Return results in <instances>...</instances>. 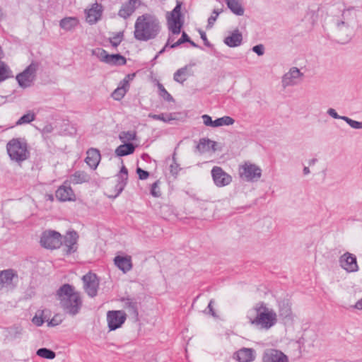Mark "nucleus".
Masks as SVG:
<instances>
[{
  "mask_svg": "<svg viewBox=\"0 0 362 362\" xmlns=\"http://www.w3.org/2000/svg\"><path fill=\"white\" fill-rule=\"evenodd\" d=\"M161 30L158 18L149 13L139 16L134 24V38L139 41L146 42L155 39Z\"/></svg>",
  "mask_w": 362,
  "mask_h": 362,
  "instance_id": "obj_1",
  "label": "nucleus"
},
{
  "mask_svg": "<svg viewBox=\"0 0 362 362\" xmlns=\"http://www.w3.org/2000/svg\"><path fill=\"white\" fill-rule=\"evenodd\" d=\"M56 296L65 313L74 316L80 312L83 302L80 293L74 291V287L72 285L63 284L57 291Z\"/></svg>",
  "mask_w": 362,
  "mask_h": 362,
  "instance_id": "obj_2",
  "label": "nucleus"
},
{
  "mask_svg": "<svg viewBox=\"0 0 362 362\" xmlns=\"http://www.w3.org/2000/svg\"><path fill=\"white\" fill-rule=\"evenodd\" d=\"M249 322L262 329H269L277 321L276 314L273 310H269L264 302H259L250 310L247 315Z\"/></svg>",
  "mask_w": 362,
  "mask_h": 362,
  "instance_id": "obj_3",
  "label": "nucleus"
},
{
  "mask_svg": "<svg viewBox=\"0 0 362 362\" xmlns=\"http://www.w3.org/2000/svg\"><path fill=\"white\" fill-rule=\"evenodd\" d=\"M6 150L10 158L19 163L30 157L28 144L25 141H21L18 138L10 140L7 143Z\"/></svg>",
  "mask_w": 362,
  "mask_h": 362,
  "instance_id": "obj_4",
  "label": "nucleus"
},
{
  "mask_svg": "<svg viewBox=\"0 0 362 362\" xmlns=\"http://www.w3.org/2000/svg\"><path fill=\"white\" fill-rule=\"evenodd\" d=\"M38 67V62H32L22 72L16 75V79L21 88L25 89L33 85Z\"/></svg>",
  "mask_w": 362,
  "mask_h": 362,
  "instance_id": "obj_5",
  "label": "nucleus"
},
{
  "mask_svg": "<svg viewBox=\"0 0 362 362\" xmlns=\"http://www.w3.org/2000/svg\"><path fill=\"white\" fill-rule=\"evenodd\" d=\"M181 6L182 2L177 1L176 6L167 16L168 29L173 35H179L183 26Z\"/></svg>",
  "mask_w": 362,
  "mask_h": 362,
  "instance_id": "obj_6",
  "label": "nucleus"
},
{
  "mask_svg": "<svg viewBox=\"0 0 362 362\" xmlns=\"http://www.w3.org/2000/svg\"><path fill=\"white\" fill-rule=\"evenodd\" d=\"M62 237L61 233L56 230H46L42 233L40 242L45 248L57 249L63 244Z\"/></svg>",
  "mask_w": 362,
  "mask_h": 362,
  "instance_id": "obj_7",
  "label": "nucleus"
},
{
  "mask_svg": "<svg viewBox=\"0 0 362 362\" xmlns=\"http://www.w3.org/2000/svg\"><path fill=\"white\" fill-rule=\"evenodd\" d=\"M93 54L103 62L111 66H124L127 64V59L121 54H109L103 48H97L93 50Z\"/></svg>",
  "mask_w": 362,
  "mask_h": 362,
  "instance_id": "obj_8",
  "label": "nucleus"
},
{
  "mask_svg": "<svg viewBox=\"0 0 362 362\" xmlns=\"http://www.w3.org/2000/svg\"><path fill=\"white\" fill-rule=\"evenodd\" d=\"M127 320V314L124 310H109L107 313V322L109 331H115L120 328Z\"/></svg>",
  "mask_w": 362,
  "mask_h": 362,
  "instance_id": "obj_9",
  "label": "nucleus"
},
{
  "mask_svg": "<svg viewBox=\"0 0 362 362\" xmlns=\"http://www.w3.org/2000/svg\"><path fill=\"white\" fill-rule=\"evenodd\" d=\"M240 177L247 182L257 181L262 176V170L255 164H245L239 172Z\"/></svg>",
  "mask_w": 362,
  "mask_h": 362,
  "instance_id": "obj_10",
  "label": "nucleus"
},
{
  "mask_svg": "<svg viewBox=\"0 0 362 362\" xmlns=\"http://www.w3.org/2000/svg\"><path fill=\"white\" fill-rule=\"evenodd\" d=\"M82 280L84 284L85 291L88 296L90 298L95 297L99 287L98 276L95 273L89 272L83 276Z\"/></svg>",
  "mask_w": 362,
  "mask_h": 362,
  "instance_id": "obj_11",
  "label": "nucleus"
},
{
  "mask_svg": "<svg viewBox=\"0 0 362 362\" xmlns=\"http://www.w3.org/2000/svg\"><path fill=\"white\" fill-rule=\"evenodd\" d=\"M78 239V235L74 230H69L64 236V240H62L65 247L63 249L64 255L69 256L77 251V242Z\"/></svg>",
  "mask_w": 362,
  "mask_h": 362,
  "instance_id": "obj_12",
  "label": "nucleus"
},
{
  "mask_svg": "<svg viewBox=\"0 0 362 362\" xmlns=\"http://www.w3.org/2000/svg\"><path fill=\"white\" fill-rule=\"evenodd\" d=\"M339 262L341 268L348 272H357L358 269L356 257L348 252L339 257Z\"/></svg>",
  "mask_w": 362,
  "mask_h": 362,
  "instance_id": "obj_13",
  "label": "nucleus"
},
{
  "mask_svg": "<svg viewBox=\"0 0 362 362\" xmlns=\"http://www.w3.org/2000/svg\"><path fill=\"white\" fill-rule=\"evenodd\" d=\"M211 175L215 185L218 187L226 186L232 181L231 176L224 172L221 167H214L211 170Z\"/></svg>",
  "mask_w": 362,
  "mask_h": 362,
  "instance_id": "obj_14",
  "label": "nucleus"
},
{
  "mask_svg": "<svg viewBox=\"0 0 362 362\" xmlns=\"http://www.w3.org/2000/svg\"><path fill=\"white\" fill-rule=\"evenodd\" d=\"M202 118L205 126L211 127H218L223 125L229 126L235 122V119L230 116H223L212 120L211 117L209 115H203Z\"/></svg>",
  "mask_w": 362,
  "mask_h": 362,
  "instance_id": "obj_15",
  "label": "nucleus"
},
{
  "mask_svg": "<svg viewBox=\"0 0 362 362\" xmlns=\"http://www.w3.org/2000/svg\"><path fill=\"white\" fill-rule=\"evenodd\" d=\"M116 177L117 182L115 187V191L116 192V194L115 195H111V198H116L118 197L124 190L125 186L127 184L128 170L124 165H122L120 170L116 175Z\"/></svg>",
  "mask_w": 362,
  "mask_h": 362,
  "instance_id": "obj_16",
  "label": "nucleus"
},
{
  "mask_svg": "<svg viewBox=\"0 0 362 362\" xmlns=\"http://www.w3.org/2000/svg\"><path fill=\"white\" fill-rule=\"evenodd\" d=\"M103 11V6L97 2L93 4L90 8L86 10V20L89 24L96 23L101 18Z\"/></svg>",
  "mask_w": 362,
  "mask_h": 362,
  "instance_id": "obj_17",
  "label": "nucleus"
},
{
  "mask_svg": "<svg viewBox=\"0 0 362 362\" xmlns=\"http://www.w3.org/2000/svg\"><path fill=\"white\" fill-rule=\"evenodd\" d=\"M141 4V1L140 0H129L122 4L119 10L118 16L124 19L128 18Z\"/></svg>",
  "mask_w": 362,
  "mask_h": 362,
  "instance_id": "obj_18",
  "label": "nucleus"
},
{
  "mask_svg": "<svg viewBox=\"0 0 362 362\" xmlns=\"http://www.w3.org/2000/svg\"><path fill=\"white\" fill-rule=\"evenodd\" d=\"M263 362H288V358L281 351L270 349L264 353Z\"/></svg>",
  "mask_w": 362,
  "mask_h": 362,
  "instance_id": "obj_19",
  "label": "nucleus"
},
{
  "mask_svg": "<svg viewBox=\"0 0 362 362\" xmlns=\"http://www.w3.org/2000/svg\"><path fill=\"white\" fill-rule=\"evenodd\" d=\"M57 199L60 202L75 200L76 195L70 186L61 185L55 192Z\"/></svg>",
  "mask_w": 362,
  "mask_h": 362,
  "instance_id": "obj_20",
  "label": "nucleus"
},
{
  "mask_svg": "<svg viewBox=\"0 0 362 362\" xmlns=\"http://www.w3.org/2000/svg\"><path fill=\"white\" fill-rule=\"evenodd\" d=\"M101 155L100 151L95 148H90L86 151L85 162L93 170H95L100 161Z\"/></svg>",
  "mask_w": 362,
  "mask_h": 362,
  "instance_id": "obj_21",
  "label": "nucleus"
},
{
  "mask_svg": "<svg viewBox=\"0 0 362 362\" xmlns=\"http://www.w3.org/2000/svg\"><path fill=\"white\" fill-rule=\"evenodd\" d=\"M114 263L123 273H127L132 269V257L128 255H117L114 258Z\"/></svg>",
  "mask_w": 362,
  "mask_h": 362,
  "instance_id": "obj_22",
  "label": "nucleus"
},
{
  "mask_svg": "<svg viewBox=\"0 0 362 362\" xmlns=\"http://www.w3.org/2000/svg\"><path fill=\"white\" fill-rule=\"evenodd\" d=\"M124 303V308L136 320H139V303L134 298L126 297L121 299Z\"/></svg>",
  "mask_w": 362,
  "mask_h": 362,
  "instance_id": "obj_23",
  "label": "nucleus"
},
{
  "mask_svg": "<svg viewBox=\"0 0 362 362\" xmlns=\"http://www.w3.org/2000/svg\"><path fill=\"white\" fill-rule=\"evenodd\" d=\"M243 42V35L238 29L233 30L230 34L224 38L223 42L229 47L240 46Z\"/></svg>",
  "mask_w": 362,
  "mask_h": 362,
  "instance_id": "obj_24",
  "label": "nucleus"
},
{
  "mask_svg": "<svg viewBox=\"0 0 362 362\" xmlns=\"http://www.w3.org/2000/svg\"><path fill=\"white\" fill-rule=\"evenodd\" d=\"M235 358L239 362H251L255 360V351L250 348H243L235 352Z\"/></svg>",
  "mask_w": 362,
  "mask_h": 362,
  "instance_id": "obj_25",
  "label": "nucleus"
},
{
  "mask_svg": "<svg viewBox=\"0 0 362 362\" xmlns=\"http://www.w3.org/2000/svg\"><path fill=\"white\" fill-rule=\"evenodd\" d=\"M136 145L130 141L124 142L115 149V154L118 157H123L134 153Z\"/></svg>",
  "mask_w": 362,
  "mask_h": 362,
  "instance_id": "obj_26",
  "label": "nucleus"
},
{
  "mask_svg": "<svg viewBox=\"0 0 362 362\" xmlns=\"http://www.w3.org/2000/svg\"><path fill=\"white\" fill-rule=\"evenodd\" d=\"M228 8L230 11L238 16L244 14L245 8L243 6L240 0H224Z\"/></svg>",
  "mask_w": 362,
  "mask_h": 362,
  "instance_id": "obj_27",
  "label": "nucleus"
},
{
  "mask_svg": "<svg viewBox=\"0 0 362 362\" xmlns=\"http://www.w3.org/2000/svg\"><path fill=\"white\" fill-rule=\"evenodd\" d=\"M79 23V21L76 17H65L59 21L61 28L70 31L74 29Z\"/></svg>",
  "mask_w": 362,
  "mask_h": 362,
  "instance_id": "obj_28",
  "label": "nucleus"
},
{
  "mask_svg": "<svg viewBox=\"0 0 362 362\" xmlns=\"http://www.w3.org/2000/svg\"><path fill=\"white\" fill-rule=\"evenodd\" d=\"M90 180V176L84 171H76L70 177V182L74 185L82 184L88 182Z\"/></svg>",
  "mask_w": 362,
  "mask_h": 362,
  "instance_id": "obj_29",
  "label": "nucleus"
},
{
  "mask_svg": "<svg viewBox=\"0 0 362 362\" xmlns=\"http://www.w3.org/2000/svg\"><path fill=\"white\" fill-rule=\"evenodd\" d=\"M279 316L283 318L290 319L292 315L291 307L288 300H284L279 303Z\"/></svg>",
  "mask_w": 362,
  "mask_h": 362,
  "instance_id": "obj_30",
  "label": "nucleus"
},
{
  "mask_svg": "<svg viewBox=\"0 0 362 362\" xmlns=\"http://www.w3.org/2000/svg\"><path fill=\"white\" fill-rule=\"evenodd\" d=\"M189 66V65H185L178 69L173 74V80L177 83L183 84L188 76L187 70Z\"/></svg>",
  "mask_w": 362,
  "mask_h": 362,
  "instance_id": "obj_31",
  "label": "nucleus"
},
{
  "mask_svg": "<svg viewBox=\"0 0 362 362\" xmlns=\"http://www.w3.org/2000/svg\"><path fill=\"white\" fill-rule=\"evenodd\" d=\"M0 275L4 286L11 284L13 279L18 276L17 272L12 269H8L0 272Z\"/></svg>",
  "mask_w": 362,
  "mask_h": 362,
  "instance_id": "obj_32",
  "label": "nucleus"
},
{
  "mask_svg": "<svg viewBox=\"0 0 362 362\" xmlns=\"http://www.w3.org/2000/svg\"><path fill=\"white\" fill-rule=\"evenodd\" d=\"M13 77L12 71L8 66L4 62H0V83L6 81V79Z\"/></svg>",
  "mask_w": 362,
  "mask_h": 362,
  "instance_id": "obj_33",
  "label": "nucleus"
},
{
  "mask_svg": "<svg viewBox=\"0 0 362 362\" xmlns=\"http://www.w3.org/2000/svg\"><path fill=\"white\" fill-rule=\"evenodd\" d=\"M158 95L162 98L165 101L175 103L173 97L168 92L163 85L160 83H158Z\"/></svg>",
  "mask_w": 362,
  "mask_h": 362,
  "instance_id": "obj_34",
  "label": "nucleus"
},
{
  "mask_svg": "<svg viewBox=\"0 0 362 362\" xmlns=\"http://www.w3.org/2000/svg\"><path fill=\"white\" fill-rule=\"evenodd\" d=\"M37 356L45 359H54L56 357V353L50 349L40 348L36 351Z\"/></svg>",
  "mask_w": 362,
  "mask_h": 362,
  "instance_id": "obj_35",
  "label": "nucleus"
},
{
  "mask_svg": "<svg viewBox=\"0 0 362 362\" xmlns=\"http://www.w3.org/2000/svg\"><path fill=\"white\" fill-rule=\"evenodd\" d=\"M22 328L18 326H13L7 328L8 337L11 339L20 338L22 334Z\"/></svg>",
  "mask_w": 362,
  "mask_h": 362,
  "instance_id": "obj_36",
  "label": "nucleus"
},
{
  "mask_svg": "<svg viewBox=\"0 0 362 362\" xmlns=\"http://www.w3.org/2000/svg\"><path fill=\"white\" fill-rule=\"evenodd\" d=\"M124 40V31L118 32L109 38V42L113 47H117Z\"/></svg>",
  "mask_w": 362,
  "mask_h": 362,
  "instance_id": "obj_37",
  "label": "nucleus"
},
{
  "mask_svg": "<svg viewBox=\"0 0 362 362\" xmlns=\"http://www.w3.org/2000/svg\"><path fill=\"white\" fill-rule=\"evenodd\" d=\"M35 119V115L33 112H28L27 114L23 115L21 116L18 121L16 122V124L17 126L22 125L24 124H29L31 122L34 121Z\"/></svg>",
  "mask_w": 362,
  "mask_h": 362,
  "instance_id": "obj_38",
  "label": "nucleus"
},
{
  "mask_svg": "<svg viewBox=\"0 0 362 362\" xmlns=\"http://www.w3.org/2000/svg\"><path fill=\"white\" fill-rule=\"evenodd\" d=\"M148 117L155 120H161L164 122H169L170 121L174 119V118L172 117V114L164 113H161L160 115L149 113Z\"/></svg>",
  "mask_w": 362,
  "mask_h": 362,
  "instance_id": "obj_39",
  "label": "nucleus"
},
{
  "mask_svg": "<svg viewBox=\"0 0 362 362\" xmlns=\"http://www.w3.org/2000/svg\"><path fill=\"white\" fill-rule=\"evenodd\" d=\"M302 74L300 70L296 67H293L290 69L289 72L286 74L283 78V82L285 83L286 80L291 78H298Z\"/></svg>",
  "mask_w": 362,
  "mask_h": 362,
  "instance_id": "obj_40",
  "label": "nucleus"
},
{
  "mask_svg": "<svg viewBox=\"0 0 362 362\" xmlns=\"http://www.w3.org/2000/svg\"><path fill=\"white\" fill-rule=\"evenodd\" d=\"M210 142H211V140H210L208 138H202L199 139V144L197 145L196 148L200 153H204L206 151L209 150V146L210 144Z\"/></svg>",
  "mask_w": 362,
  "mask_h": 362,
  "instance_id": "obj_41",
  "label": "nucleus"
},
{
  "mask_svg": "<svg viewBox=\"0 0 362 362\" xmlns=\"http://www.w3.org/2000/svg\"><path fill=\"white\" fill-rule=\"evenodd\" d=\"M127 93L126 90H124V88L122 86H118L112 93V97L114 100L119 101L121 100Z\"/></svg>",
  "mask_w": 362,
  "mask_h": 362,
  "instance_id": "obj_42",
  "label": "nucleus"
},
{
  "mask_svg": "<svg viewBox=\"0 0 362 362\" xmlns=\"http://www.w3.org/2000/svg\"><path fill=\"white\" fill-rule=\"evenodd\" d=\"M122 134H124V136L119 135V139L122 140V141L124 143L125 142L124 139H127L128 141H133V140L136 139V134L135 132H133L131 131L123 132Z\"/></svg>",
  "mask_w": 362,
  "mask_h": 362,
  "instance_id": "obj_43",
  "label": "nucleus"
},
{
  "mask_svg": "<svg viewBox=\"0 0 362 362\" xmlns=\"http://www.w3.org/2000/svg\"><path fill=\"white\" fill-rule=\"evenodd\" d=\"M343 120L345 121L351 128L356 129H362V122L354 120L348 117L343 118Z\"/></svg>",
  "mask_w": 362,
  "mask_h": 362,
  "instance_id": "obj_44",
  "label": "nucleus"
},
{
  "mask_svg": "<svg viewBox=\"0 0 362 362\" xmlns=\"http://www.w3.org/2000/svg\"><path fill=\"white\" fill-rule=\"evenodd\" d=\"M159 182V180H156L151 185L150 194L154 197H159L161 195L158 187Z\"/></svg>",
  "mask_w": 362,
  "mask_h": 362,
  "instance_id": "obj_45",
  "label": "nucleus"
},
{
  "mask_svg": "<svg viewBox=\"0 0 362 362\" xmlns=\"http://www.w3.org/2000/svg\"><path fill=\"white\" fill-rule=\"evenodd\" d=\"M221 10L218 11V9H214L213 14H214V16L211 15L208 18V24L206 25V28H212V26L214 25L215 21H216V19L218 18V16L221 13Z\"/></svg>",
  "mask_w": 362,
  "mask_h": 362,
  "instance_id": "obj_46",
  "label": "nucleus"
},
{
  "mask_svg": "<svg viewBox=\"0 0 362 362\" xmlns=\"http://www.w3.org/2000/svg\"><path fill=\"white\" fill-rule=\"evenodd\" d=\"M181 170L182 168L180 167V165L177 163V162L173 163L170 165V173L175 178L177 177V175Z\"/></svg>",
  "mask_w": 362,
  "mask_h": 362,
  "instance_id": "obj_47",
  "label": "nucleus"
},
{
  "mask_svg": "<svg viewBox=\"0 0 362 362\" xmlns=\"http://www.w3.org/2000/svg\"><path fill=\"white\" fill-rule=\"evenodd\" d=\"M43 313L44 311L42 310L41 314L39 316L36 314L32 320L33 323L37 327L42 326L45 322V319L42 317Z\"/></svg>",
  "mask_w": 362,
  "mask_h": 362,
  "instance_id": "obj_48",
  "label": "nucleus"
},
{
  "mask_svg": "<svg viewBox=\"0 0 362 362\" xmlns=\"http://www.w3.org/2000/svg\"><path fill=\"white\" fill-rule=\"evenodd\" d=\"M136 173L138 175V177L141 180H146L149 177V173L142 168L137 167L136 170Z\"/></svg>",
  "mask_w": 362,
  "mask_h": 362,
  "instance_id": "obj_49",
  "label": "nucleus"
},
{
  "mask_svg": "<svg viewBox=\"0 0 362 362\" xmlns=\"http://www.w3.org/2000/svg\"><path fill=\"white\" fill-rule=\"evenodd\" d=\"M252 50L256 53L258 56H262L264 54V47L262 44L255 45Z\"/></svg>",
  "mask_w": 362,
  "mask_h": 362,
  "instance_id": "obj_50",
  "label": "nucleus"
},
{
  "mask_svg": "<svg viewBox=\"0 0 362 362\" xmlns=\"http://www.w3.org/2000/svg\"><path fill=\"white\" fill-rule=\"evenodd\" d=\"M201 39L204 42V45L207 47H211L213 45L208 40L206 33L202 30H199Z\"/></svg>",
  "mask_w": 362,
  "mask_h": 362,
  "instance_id": "obj_51",
  "label": "nucleus"
},
{
  "mask_svg": "<svg viewBox=\"0 0 362 362\" xmlns=\"http://www.w3.org/2000/svg\"><path fill=\"white\" fill-rule=\"evenodd\" d=\"M327 114L334 119H339L343 120V118L346 117V116L339 115L337 111L333 108L328 109Z\"/></svg>",
  "mask_w": 362,
  "mask_h": 362,
  "instance_id": "obj_52",
  "label": "nucleus"
},
{
  "mask_svg": "<svg viewBox=\"0 0 362 362\" xmlns=\"http://www.w3.org/2000/svg\"><path fill=\"white\" fill-rule=\"evenodd\" d=\"M214 304V300H211L208 304L207 309H208V313L212 315L213 317H217V315L213 308Z\"/></svg>",
  "mask_w": 362,
  "mask_h": 362,
  "instance_id": "obj_53",
  "label": "nucleus"
},
{
  "mask_svg": "<svg viewBox=\"0 0 362 362\" xmlns=\"http://www.w3.org/2000/svg\"><path fill=\"white\" fill-rule=\"evenodd\" d=\"M181 45L182 44H184L185 42H189V36L187 34V33H185V31H183L182 33V35H181V37L177 40Z\"/></svg>",
  "mask_w": 362,
  "mask_h": 362,
  "instance_id": "obj_54",
  "label": "nucleus"
},
{
  "mask_svg": "<svg viewBox=\"0 0 362 362\" xmlns=\"http://www.w3.org/2000/svg\"><path fill=\"white\" fill-rule=\"evenodd\" d=\"M122 86L124 90H126V91L127 92L129 89V87H130V85H129V80L128 79H123L119 83V86Z\"/></svg>",
  "mask_w": 362,
  "mask_h": 362,
  "instance_id": "obj_55",
  "label": "nucleus"
},
{
  "mask_svg": "<svg viewBox=\"0 0 362 362\" xmlns=\"http://www.w3.org/2000/svg\"><path fill=\"white\" fill-rule=\"evenodd\" d=\"M54 128L51 124L45 125L42 129V134H49L53 131Z\"/></svg>",
  "mask_w": 362,
  "mask_h": 362,
  "instance_id": "obj_56",
  "label": "nucleus"
},
{
  "mask_svg": "<svg viewBox=\"0 0 362 362\" xmlns=\"http://www.w3.org/2000/svg\"><path fill=\"white\" fill-rule=\"evenodd\" d=\"M60 322H61V321H58L54 317H53L50 320H47V326L53 327H55V326L59 325Z\"/></svg>",
  "mask_w": 362,
  "mask_h": 362,
  "instance_id": "obj_57",
  "label": "nucleus"
},
{
  "mask_svg": "<svg viewBox=\"0 0 362 362\" xmlns=\"http://www.w3.org/2000/svg\"><path fill=\"white\" fill-rule=\"evenodd\" d=\"M141 158L146 162H151L152 160L151 156L146 153H142L141 156Z\"/></svg>",
  "mask_w": 362,
  "mask_h": 362,
  "instance_id": "obj_58",
  "label": "nucleus"
},
{
  "mask_svg": "<svg viewBox=\"0 0 362 362\" xmlns=\"http://www.w3.org/2000/svg\"><path fill=\"white\" fill-rule=\"evenodd\" d=\"M352 308L357 309V310H362V298L360 300H358L355 303V305L352 306Z\"/></svg>",
  "mask_w": 362,
  "mask_h": 362,
  "instance_id": "obj_59",
  "label": "nucleus"
},
{
  "mask_svg": "<svg viewBox=\"0 0 362 362\" xmlns=\"http://www.w3.org/2000/svg\"><path fill=\"white\" fill-rule=\"evenodd\" d=\"M210 144L211 146H209V148L208 149H211L213 151H216V145H217V143L216 141H211V142H210Z\"/></svg>",
  "mask_w": 362,
  "mask_h": 362,
  "instance_id": "obj_60",
  "label": "nucleus"
},
{
  "mask_svg": "<svg viewBox=\"0 0 362 362\" xmlns=\"http://www.w3.org/2000/svg\"><path fill=\"white\" fill-rule=\"evenodd\" d=\"M170 35H169L167 42L163 48L165 49V51H166V49L168 48H170Z\"/></svg>",
  "mask_w": 362,
  "mask_h": 362,
  "instance_id": "obj_61",
  "label": "nucleus"
},
{
  "mask_svg": "<svg viewBox=\"0 0 362 362\" xmlns=\"http://www.w3.org/2000/svg\"><path fill=\"white\" fill-rule=\"evenodd\" d=\"M192 47H196V48H202L201 46H199V45H197V43H195L194 41H192L191 40V38L189 37V42H187Z\"/></svg>",
  "mask_w": 362,
  "mask_h": 362,
  "instance_id": "obj_62",
  "label": "nucleus"
},
{
  "mask_svg": "<svg viewBox=\"0 0 362 362\" xmlns=\"http://www.w3.org/2000/svg\"><path fill=\"white\" fill-rule=\"evenodd\" d=\"M180 45H181V44L178 41H176L175 42H174L173 44L170 43V48L175 49V48H177V47H179Z\"/></svg>",
  "mask_w": 362,
  "mask_h": 362,
  "instance_id": "obj_63",
  "label": "nucleus"
},
{
  "mask_svg": "<svg viewBox=\"0 0 362 362\" xmlns=\"http://www.w3.org/2000/svg\"><path fill=\"white\" fill-rule=\"evenodd\" d=\"M135 75L136 74L134 73L129 74L124 77V79H128L129 81L130 80H132L134 78Z\"/></svg>",
  "mask_w": 362,
  "mask_h": 362,
  "instance_id": "obj_64",
  "label": "nucleus"
}]
</instances>
